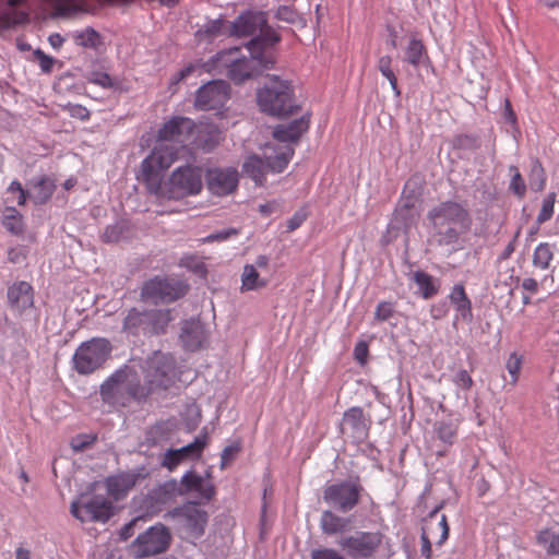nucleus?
Returning a JSON list of instances; mask_svg holds the SVG:
<instances>
[{
	"instance_id": "1",
	"label": "nucleus",
	"mask_w": 559,
	"mask_h": 559,
	"mask_svg": "<svg viewBox=\"0 0 559 559\" xmlns=\"http://www.w3.org/2000/svg\"><path fill=\"white\" fill-rule=\"evenodd\" d=\"M177 158V147L159 144L155 145L151 154L142 160L138 179L151 194L160 199L179 200L202 191V168L190 164L177 167L164 182V173Z\"/></svg>"
},
{
	"instance_id": "2",
	"label": "nucleus",
	"mask_w": 559,
	"mask_h": 559,
	"mask_svg": "<svg viewBox=\"0 0 559 559\" xmlns=\"http://www.w3.org/2000/svg\"><path fill=\"white\" fill-rule=\"evenodd\" d=\"M280 39L275 31H267L263 37H254L248 43L247 50L250 57L242 55L238 47L221 51L210 62L190 63L185 67L178 72L176 82L187 79L200 67H203L207 72L216 71L219 74H225L235 83H242L259 73L260 70L273 67L275 57L270 48Z\"/></svg>"
},
{
	"instance_id": "3",
	"label": "nucleus",
	"mask_w": 559,
	"mask_h": 559,
	"mask_svg": "<svg viewBox=\"0 0 559 559\" xmlns=\"http://www.w3.org/2000/svg\"><path fill=\"white\" fill-rule=\"evenodd\" d=\"M100 396L105 404L114 408H124L132 403L146 402L150 389L142 385L140 374L133 366L124 365L100 385Z\"/></svg>"
},
{
	"instance_id": "4",
	"label": "nucleus",
	"mask_w": 559,
	"mask_h": 559,
	"mask_svg": "<svg viewBox=\"0 0 559 559\" xmlns=\"http://www.w3.org/2000/svg\"><path fill=\"white\" fill-rule=\"evenodd\" d=\"M428 219L435 229L436 241L440 246L452 245L461 234L471 228L468 211L459 202L445 201L428 212Z\"/></svg>"
},
{
	"instance_id": "5",
	"label": "nucleus",
	"mask_w": 559,
	"mask_h": 559,
	"mask_svg": "<svg viewBox=\"0 0 559 559\" xmlns=\"http://www.w3.org/2000/svg\"><path fill=\"white\" fill-rule=\"evenodd\" d=\"M293 95L294 91L288 81L270 76L263 87L258 91L257 100L260 109L269 115L288 116L296 108Z\"/></svg>"
},
{
	"instance_id": "6",
	"label": "nucleus",
	"mask_w": 559,
	"mask_h": 559,
	"mask_svg": "<svg viewBox=\"0 0 559 559\" xmlns=\"http://www.w3.org/2000/svg\"><path fill=\"white\" fill-rule=\"evenodd\" d=\"M273 152L274 155H265V160L258 155H251L242 165V173L251 178L257 186H263L267 173L284 171L295 154L294 147L289 145H281Z\"/></svg>"
},
{
	"instance_id": "7",
	"label": "nucleus",
	"mask_w": 559,
	"mask_h": 559,
	"mask_svg": "<svg viewBox=\"0 0 559 559\" xmlns=\"http://www.w3.org/2000/svg\"><path fill=\"white\" fill-rule=\"evenodd\" d=\"M111 344L105 337L83 342L72 357L73 369L79 374H91L102 368L111 354Z\"/></svg>"
},
{
	"instance_id": "8",
	"label": "nucleus",
	"mask_w": 559,
	"mask_h": 559,
	"mask_svg": "<svg viewBox=\"0 0 559 559\" xmlns=\"http://www.w3.org/2000/svg\"><path fill=\"white\" fill-rule=\"evenodd\" d=\"M159 490L163 495L169 497L195 492L198 495V500L195 502H199V504H206L216 496V487L212 481L211 476L207 475L205 478L192 471L183 474L180 480V486H178L176 480H170L166 481Z\"/></svg>"
},
{
	"instance_id": "9",
	"label": "nucleus",
	"mask_w": 559,
	"mask_h": 559,
	"mask_svg": "<svg viewBox=\"0 0 559 559\" xmlns=\"http://www.w3.org/2000/svg\"><path fill=\"white\" fill-rule=\"evenodd\" d=\"M144 383L150 389V395L156 390H167L175 379V359L160 352L154 353L141 366Z\"/></svg>"
},
{
	"instance_id": "10",
	"label": "nucleus",
	"mask_w": 559,
	"mask_h": 559,
	"mask_svg": "<svg viewBox=\"0 0 559 559\" xmlns=\"http://www.w3.org/2000/svg\"><path fill=\"white\" fill-rule=\"evenodd\" d=\"M384 535L380 531H357L341 536L337 545L353 559H371L383 544Z\"/></svg>"
},
{
	"instance_id": "11",
	"label": "nucleus",
	"mask_w": 559,
	"mask_h": 559,
	"mask_svg": "<svg viewBox=\"0 0 559 559\" xmlns=\"http://www.w3.org/2000/svg\"><path fill=\"white\" fill-rule=\"evenodd\" d=\"M188 292V285L181 281L155 276L144 282L141 288V299L153 304H169L182 298Z\"/></svg>"
},
{
	"instance_id": "12",
	"label": "nucleus",
	"mask_w": 559,
	"mask_h": 559,
	"mask_svg": "<svg viewBox=\"0 0 559 559\" xmlns=\"http://www.w3.org/2000/svg\"><path fill=\"white\" fill-rule=\"evenodd\" d=\"M171 540L168 528L163 524L151 526L140 534L132 543L131 548L136 558H147L165 552Z\"/></svg>"
},
{
	"instance_id": "13",
	"label": "nucleus",
	"mask_w": 559,
	"mask_h": 559,
	"mask_svg": "<svg viewBox=\"0 0 559 559\" xmlns=\"http://www.w3.org/2000/svg\"><path fill=\"white\" fill-rule=\"evenodd\" d=\"M70 511L81 522L106 523L114 515V504L103 496H93L87 500L81 497L72 502Z\"/></svg>"
},
{
	"instance_id": "14",
	"label": "nucleus",
	"mask_w": 559,
	"mask_h": 559,
	"mask_svg": "<svg viewBox=\"0 0 559 559\" xmlns=\"http://www.w3.org/2000/svg\"><path fill=\"white\" fill-rule=\"evenodd\" d=\"M361 491L362 487L358 481L345 480L328 486L323 498L325 502L346 513L359 503Z\"/></svg>"
},
{
	"instance_id": "15",
	"label": "nucleus",
	"mask_w": 559,
	"mask_h": 559,
	"mask_svg": "<svg viewBox=\"0 0 559 559\" xmlns=\"http://www.w3.org/2000/svg\"><path fill=\"white\" fill-rule=\"evenodd\" d=\"M199 502L188 501L168 511L166 518L177 520L193 537L203 535L209 521V514Z\"/></svg>"
},
{
	"instance_id": "16",
	"label": "nucleus",
	"mask_w": 559,
	"mask_h": 559,
	"mask_svg": "<svg viewBox=\"0 0 559 559\" xmlns=\"http://www.w3.org/2000/svg\"><path fill=\"white\" fill-rule=\"evenodd\" d=\"M197 124L194 121L187 117H173L166 121L158 130V143L165 145H173L179 150L190 141Z\"/></svg>"
},
{
	"instance_id": "17",
	"label": "nucleus",
	"mask_w": 559,
	"mask_h": 559,
	"mask_svg": "<svg viewBox=\"0 0 559 559\" xmlns=\"http://www.w3.org/2000/svg\"><path fill=\"white\" fill-rule=\"evenodd\" d=\"M230 97L229 84L222 80L211 81L197 91L194 106L200 110L219 109Z\"/></svg>"
},
{
	"instance_id": "18",
	"label": "nucleus",
	"mask_w": 559,
	"mask_h": 559,
	"mask_svg": "<svg viewBox=\"0 0 559 559\" xmlns=\"http://www.w3.org/2000/svg\"><path fill=\"white\" fill-rule=\"evenodd\" d=\"M258 31L261 32L259 37H263L267 31H273L267 26L266 14L261 11H246L229 24V34L236 37L252 36Z\"/></svg>"
},
{
	"instance_id": "19",
	"label": "nucleus",
	"mask_w": 559,
	"mask_h": 559,
	"mask_svg": "<svg viewBox=\"0 0 559 559\" xmlns=\"http://www.w3.org/2000/svg\"><path fill=\"white\" fill-rule=\"evenodd\" d=\"M370 423L359 406L348 408L342 419L341 432L348 433L357 443L362 442L369 433Z\"/></svg>"
},
{
	"instance_id": "20",
	"label": "nucleus",
	"mask_w": 559,
	"mask_h": 559,
	"mask_svg": "<svg viewBox=\"0 0 559 559\" xmlns=\"http://www.w3.org/2000/svg\"><path fill=\"white\" fill-rule=\"evenodd\" d=\"M207 189L215 195H227L238 187V171L235 168H213L206 174Z\"/></svg>"
},
{
	"instance_id": "21",
	"label": "nucleus",
	"mask_w": 559,
	"mask_h": 559,
	"mask_svg": "<svg viewBox=\"0 0 559 559\" xmlns=\"http://www.w3.org/2000/svg\"><path fill=\"white\" fill-rule=\"evenodd\" d=\"M8 9L0 13V31L29 22L31 5L28 0H5Z\"/></svg>"
},
{
	"instance_id": "22",
	"label": "nucleus",
	"mask_w": 559,
	"mask_h": 559,
	"mask_svg": "<svg viewBox=\"0 0 559 559\" xmlns=\"http://www.w3.org/2000/svg\"><path fill=\"white\" fill-rule=\"evenodd\" d=\"M209 334L200 320H186L181 326L180 341L186 349H200L207 341Z\"/></svg>"
},
{
	"instance_id": "23",
	"label": "nucleus",
	"mask_w": 559,
	"mask_h": 559,
	"mask_svg": "<svg viewBox=\"0 0 559 559\" xmlns=\"http://www.w3.org/2000/svg\"><path fill=\"white\" fill-rule=\"evenodd\" d=\"M309 116H302L288 123L277 124L273 130V138L285 145L292 146V143L299 141L300 136L309 129Z\"/></svg>"
},
{
	"instance_id": "24",
	"label": "nucleus",
	"mask_w": 559,
	"mask_h": 559,
	"mask_svg": "<svg viewBox=\"0 0 559 559\" xmlns=\"http://www.w3.org/2000/svg\"><path fill=\"white\" fill-rule=\"evenodd\" d=\"M8 304L11 310L19 313L34 304V289L27 282L20 281L8 288Z\"/></svg>"
},
{
	"instance_id": "25",
	"label": "nucleus",
	"mask_w": 559,
	"mask_h": 559,
	"mask_svg": "<svg viewBox=\"0 0 559 559\" xmlns=\"http://www.w3.org/2000/svg\"><path fill=\"white\" fill-rule=\"evenodd\" d=\"M449 525L448 520L444 514H441L438 518V509L433 510L429 513L428 518L425 520V525L421 531V535L426 536L429 539H435L438 546H441L445 543L449 537Z\"/></svg>"
},
{
	"instance_id": "26",
	"label": "nucleus",
	"mask_w": 559,
	"mask_h": 559,
	"mask_svg": "<svg viewBox=\"0 0 559 559\" xmlns=\"http://www.w3.org/2000/svg\"><path fill=\"white\" fill-rule=\"evenodd\" d=\"M136 476L133 474H120L106 479V488L109 496L116 500L124 497L135 485Z\"/></svg>"
},
{
	"instance_id": "27",
	"label": "nucleus",
	"mask_w": 559,
	"mask_h": 559,
	"mask_svg": "<svg viewBox=\"0 0 559 559\" xmlns=\"http://www.w3.org/2000/svg\"><path fill=\"white\" fill-rule=\"evenodd\" d=\"M148 310L140 311L131 308L123 319L122 331L132 335H138L141 331L148 332L147 320Z\"/></svg>"
},
{
	"instance_id": "28",
	"label": "nucleus",
	"mask_w": 559,
	"mask_h": 559,
	"mask_svg": "<svg viewBox=\"0 0 559 559\" xmlns=\"http://www.w3.org/2000/svg\"><path fill=\"white\" fill-rule=\"evenodd\" d=\"M57 16H70L90 9V0H46Z\"/></svg>"
},
{
	"instance_id": "29",
	"label": "nucleus",
	"mask_w": 559,
	"mask_h": 559,
	"mask_svg": "<svg viewBox=\"0 0 559 559\" xmlns=\"http://www.w3.org/2000/svg\"><path fill=\"white\" fill-rule=\"evenodd\" d=\"M56 190V182L48 176H43L32 183L31 198L35 204L47 203Z\"/></svg>"
},
{
	"instance_id": "30",
	"label": "nucleus",
	"mask_w": 559,
	"mask_h": 559,
	"mask_svg": "<svg viewBox=\"0 0 559 559\" xmlns=\"http://www.w3.org/2000/svg\"><path fill=\"white\" fill-rule=\"evenodd\" d=\"M195 129L198 133L195 142L204 150L213 148L222 139L221 130L212 123H201Z\"/></svg>"
},
{
	"instance_id": "31",
	"label": "nucleus",
	"mask_w": 559,
	"mask_h": 559,
	"mask_svg": "<svg viewBox=\"0 0 559 559\" xmlns=\"http://www.w3.org/2000/svg\"><path fill=\"white\" fill-rule=\"evenodd\" d=\"M536 543L550 556L559 557V528L551 526L537 532Z\"/></svg>"
},
{
	"instance_id": "32",
	"label": "nucleus",
	"mask_w": 559,
	"mask_h": 559,
	"mask_svg": "<svg viewBox=\"0 0 559 559\" xmlns=\"http://www.w3.org/2000/svg\"><path fill=\"white\" fill-rule=\"evenodd\" d=\"M451 302L455 306L456 311L464 320L472 319V302L466 295L463 284H456L449 296Z\"/></svg>"
},
{
	"instance_id": "33",
	"label": "nucleus",
	"mask_w": 559,
	"mask_h": 559,
	"mask_svg": "<svg viewBox=\"0 0 559 559\" xmlns=\"http://www.w3.org/2000/svg\"><path fill=\"white\" fill-rule=\"evenodd\" d=\"M425 60H429L426 46L421 39L412 37L405 48V61L417 68L424 63Z\"/></svg>"
},
{
	"instance_id": "34",
	"label": "nucleus",
	"mask_w": 559,
	"mask_h": 559,
	"mask_svg": "<svg viewBox=\"0 0 559 559\" xmlns=\"http://www.w3.org/2000/svg\"><path fill=\"white\" fill-rule=\"evenodd\" d=\"M413 280L418 286L420 295L424 299H430L440 290V282L424 271H416L414 273Z\"/></svg>"
},
{
	"instance_id": "35",
	"label": "nucleus",
	"mask_w": 559,
	"mask_h": 559,
	"mask_svg": "<svg viewBox=\"0 0 559 559\" xmlns=\"http://www.w3.org/2000/svg\"><path fill=\"white\" fill-rule=\"evenodd\" d=\"M348 524L349 521L347 519L336 515L332 511H324L320 520L321 530L326 535L343 533Z\"/></svg>"
},
{
	"instance_id": "36",
	"label": "nucleus",
	"mask_w": 559,
	"mask_h": 559,
	"mask_svg": "<svg viewBox=\"0 0 559 559\" xmlns=\"http://www.w3.org/2000/svg\"><path fill=\"white\" fill-rule=\"evenodd\" d=\"M148 333L151 334H163L166 331L167 325L174 320L170 309H155L148 310Z\"/></svg>"
},
{
	"instance_id": "37",
	"label": "nucleus",
	"mask_w": 559,
	"mask_h": 559,
	"mask_svg": "<svg viewBox=\"0 0 559 559\" xmlns=\"http://www.w3.org/2000/svg\"><path fill=\"white\" fill-rule=\"evenodd\" d=\"M267 281L260 277L257 267L252 264H246L241 273V290L249 292L263 288Z\"/></svg>"
},
{
	"instance_id": "38",
	"label": "nucleus",
	"mask_w": 559,
	"mask_h": 559,
	"mask_svg": "<svg viewBox=\"0 0 559 559\" xmlns=\"http://www.w3.org/2000/svg\"><path fill=\"white\" fill-rule=\"evenodd\" d=\"M554 260V246L548 242L539 243L533 254L534 266L540 270H547Z\"/></svg>"
},
{
	"instance_id": "39",
	"label": "nucleus",
	"mask_w": 559,
	"mask_h": 559,
	"mask_svg": "<svg viewBox=\"0 0 559 559\" xmlns=\"http://www.w3.org/2000/svg\"><path fill=\"white\" fill-rule=\"evenodd\" d=\"M2 224L4 228L11 234L20 235L23 233V216L14 207H7Z\"/></svg>"
},
{
	"instance_id": "40",
	"label": "nucleus",
	"mask_w": 559,
	"mask_h": 559,
	"mask_svg": "<svg viewBox=\"0 0 559 559\" xmlns=\"http://www.w3.org/2000/svg\"><path fill=\"white\" fill-rule=\"evenodd\" d=\"M393 59L390 56H382L378 59L377 68L380 73L389 81L393 92L400 96L401 91L397 85V78L392 69Z\"/></svg>"
},
{
	"instance_id": "41",
	"label": "nucleus",
	"mask_w": 559,
	"mask_h": 559,
	"mask_svg": "<svg viewBox=\"0 0 559 559\" xmlns=\"http://www.w3.org/2000/svg\"><path fill=\"white\" fill-rule=\"evenodd\" d=\"M530 186L532 190L539 192L546 186V174L539 160H534L530 171Z\"/></svg>"
},
{
	"instance_id": "42",
	"label": "nucleus",
	"mask_w": 559,
	"mask_h": 559,
	"mask_svg": "<svg viewBox=\"0 0 559 559\" xmlns=\"http://www.w3.org/2000/svg\"><path fill=\"white\" fill-rule=\"evenodd\" d=\"M76 45L85 48H96L99 45V34L93 28H85L73 35Z\"/></svg>"
},
{
	"instance_id": "43",
	"label": "nucleus",
	"mask_w": 559,
	"mask_h": 559,
	"mask_svg": "<svg viewBox=\"0 0 559 559\" xmlns=\"http://www.w3.org/2000/svg\"><path fill=\"white\" fill-rule=\"evenodd\" d=\"M438 438L447 444H453L457 435V425L452 421H439L436 425Z\"/></svg>"
},
{
	"instance_id": "44",
	"label": "nucleus",
	"mask_w": 559,
	"mask_h": 559,
	"mask_svg": "<svg viewBox=\"0 0 559 559\" xmlns=\"http://www.w3.org/2000/svg\"><path fill=\"white\" fill-rule=\"evenodd\" d=\"M227 33H229V25L224 20L211 21L204 26V28L199 31L200 35L209 39L215 38Z\"/></svg>"
},
{
	"instance_id": "45",
	"label": "nucleus",
	"mask_w": 559,
	"mask_h": 559,
	"mask_svg": "<svg viewBox=\"0 0 559 559\" xmlns=\"http://www.w3.org/2000/svg\"><path fill=\"white\" fill-rule=\"evenodd\" d=\"M556 202V193H549L542 203V209L537 215L536 223L537 225H542L549 221L554 215V207Z\"/></svg>"
},
{
	"instance_id": "46",
	"label": "nucleus",
	"mask_w": 559,
	"mask_h": 559,
	"mask_svg": "<svg viewBox=\"0 0 559 559\" xmlns=\"http://www.w3.org/2000/svg\"><path fill=\"white\" fill-rule=\"evenodd\" d=\"M396 312L395 302L380 301L374 310V320L378 322H385L394 317Z\"/></svg>"
},
{
	"instance_id": "47",
	"label": "nucleus",
	"mask_w": 559,
	"mask_h": 559,
	"mask_svg": "<svg viewBox=\"0 0 559 559\" xmlns=\"http://www.w3.org/2000/svg\"><path fill=\"white\" fill-rule=\"evenodd\" d=\"M510 171L512 173V178L510 181V190L519 198H523L526 193L525 181H524L522 175L520 174L518 167L511 166Z\"/></svg>"
},
{
	"instance_id": "48",
	"label": "nucleus",
	"mask_w": 559,
	"mask_h": 559,
	"mask_svg": "<svg viewBox=\"0 0 559 559\" xmlns=\"http://www.w3.org/2000/svg\"><path fill=\"white\" fill-rule=\"evenodd\" d=\"M206 445L205 438H195V440L186 447L178 449V452L188 457H199Z\"/></svg>"
},
{
	"instance_id": "49",
	"label": "nucleus",
	"mask_w": 559,
	"mask_h": 559,
	"mask_svg": "<svg viewBox=\"0 0 559 559\" xmlns=\"http://www.w3.org/2000/svg\"><path fill=\"white\" fill-rule=\"evenodd\" d=\"M87 81L90 83H93L95 85H98L103 88H111L114 87V81L112 79L110 78V75L106 72H102V71H92L88 73L87 75Z\"/></svg>"
},
{
	"instance_id": "50",
	"label": "nucleus",
	"mask_w": 559,
	"mask_h": 559,
	"mask_svg": "<svg viewBox=\"0 0 559 559\" xmlns=\"http://www.w3.org/2000/svg\"><path fill=\"white\" fill-rule=\"evenodd\" d=\"M96 441V437L92 435H78L71 440V448L74 452H82L90 448Z\"/></svg>"
},
{
	"instance_id": "51",
	"label": "nucleus",
	"mask_w": 559,
	"mask_h": 559,
	"mask_svg": "<svg viewBox=\"0 0 559 559\" xmlns=\"http://www.w3.org/2000/svg\"><path fill=\"white\" fill-rule=\"evenodd\" d=\"M452 381L457 388L464 391H469L474 385V381L471 374L465 369L457 370L456 373L453 376Z\"/></svg>"
},
{
	"instance_id": "52",
	"label": "nucleus",
	"mask_w": 559,
	"mask_h": 559,
	"mask_svg": "<svg viewBox=\"0 0 559 559\" xmlns=\"http://www.w3.org/2000/svg\"><path fill=\"white\" fill-rule=\"evenodd\" d=\"M506 367L512 378L511 382L513 384L516 383L522 367V358L515 353L511 354L507 360Z\"/></svg>"
},
{
	"instance_id": "53",
	"label": "nucleus",
	"mask_w": 559,
	"mask_h": 559,
	"mask_svg": "<svg viewBox=\"0 0 559 559\" xmlns=\"http://www.w3.org/2000/svg\"><path fill=\"white\" fill-rule=\"evenodd\" d=\"M168 437V427L167 423H157L152 426L148 431V440L153 443H157Z\"/></svg>"
},
{
	"instance_id": "54",
	"label": "nucleus",
	"mask_w": 559,
	"mask_h": 559,
	"mask_svg": "<svg viewBox=\"0 0 559 559\" xmlns=\"http://www.w3.org/2000/svg\"><path fill=\"white\" fill-rule=\"evenodd\" d=\"M34 57L44 73H50L52 71L53 64L56 62L55 58L46 55L41 49H36L34 51Z\"/></svg>"
},
{
	"instance_id": "55",
	"label": "nucleus",
	"mask_w": 559,
	"mask_h": 559,
	"mask_svg": "<svg viewBox=\"0 0 559 559\" xmlns=\"http://www.w3.org/2000/svg\"><path fill=\"white\" fill-rule=\"evenodd\" d=\"M186 457L177 450H168L163 457L162 464L170 471L176 468Z\"/></svg>"
},
{
	"instance_id": "56",
	"label": "nucleus",
	"mask_w": 559,
	"mask_h": 559,
	"mask_svg": "<svg viewBox=\"0 0 559 559\" xmlns=\"http://www.w3.org/2000/svg\"><path fill=\"white\" fill-rule=\"evenodd\" d=\"M64 110L72 117L82 121H87L91 117L90 110L79 104H68L64 106Z\"/></svg>"
},
{
	"instance_id": "57",
	"label": "nucleus",
	"mask_w": 559,
	"mask_h": 559,
	"mask_svg": "<svg viewBox=\"0 0 559 559\" xmlns=\"http://www.w3.org/2000/svg\"><path fill=\"white\" fill-rule=\"evenodd\" d=\"M238 235V230L235 229V228H228V229H225V230H222V231H218V233H214V234H211L209 236H206L205 238H203L201 241L202 242H215V241H225L227 239H229L231 236H236Z\"/></svg>"
},
{
	"instance_id": "58",
	"label": "nucleus",
	"mask_w": 559,
	"mask_h": 559,
	"mask_svg": "<svg viewBox=\"0 0 559 559\" xmlns=\"http://www.w3.org/2000/svg\"><path fill=\"white\" fill-rule=\"evenodd\" d=\"M311 559H346L337 550L332 548L316 549L311 552Z\"/></svg>"
},
{
	"instance_id": "59",
	"label": "nucleus",
	"mask_w": 559,
	"mask_h": 559,
	"mask_svg": "<svg viewBox=\"0 0 559 559\" xmlns=\"http://www.w3.org/2000/svg\"><path fill=\"white\" fill-rule=\"evenodd\" d=\"M121 234L122 230L119 226H108L102 237L105 242H117L119 241Z\"/></svg>"
},
{
	"instance_id": "60",
	"label": "nucleus",
	"mask_w": 559,
	"mask_h": 559,
	"mask_svg": "<svg viewBox=\"0 0 559 559\" xmlns=\"http://www.w3.org/2000/svg\"><path fill=\"white\" fill-rule=\"evenodd\" d=\"M25 258H26V250L22 246L11 248L8 251V260L11 263H17L21 260H24Z\"/></svg>"
},
{
	"instance_id": "61",
	"label": "nucleus",
	"mask_w": 559,
	"mask_h": 559,
	"mask_svg": "<svg viewBox=\"0 0 559 559\" xmlns=\"http://www.w3.org/2000/svg\"><path fill=\"white\" fill-rule=\"evenodd\" d=\"M421 547H420V554L425 559H431L432 550H431V539L427 538L426 536L421 535Z\"/></svg>"
},
{
	"instance_id": "62",
	"label": "nucleus",
	"mask_w": 559,
	"mask_h": 559,
	"mask_svg": "<svg viewBox=\"0 0 559 559\" xmlns=\"http://www.w3.org/2000/svg\"><path fill=\"white\" fill-rule=\"evenodd\" d=\"M141 520H143V518L139 516V518L133 519V520H132L131 522H129L128 524H126V525L122 527L121 533H120L121 538H122V539H124V540H126V539H128V538H130V537L133 535V527H134V526H135V524H136L139 521H141Z\"/></svg>"
},
{
	"instance_id": "63",
	"label": "nucleus",
	"mask_w": 559,
	"mask_h": 559,
	"mask_svg": "<svg viewBox=\"0 0 559 559\" xmlns=\"http://www.w3.org/2000/svg\"><path fill=\"white\" fill-rule=\"evenodd\" d=\"M306 219V216L304 214H299V213H296L289 221H288V225H287V228L289 231H293L295 229H297L301 224L302 222Z\"/></svg>"
},
{
	"instance_id": "64",
	"label": "nucleus",
	"mask_w": 559,
	"mask_h": 559,
	"mask_svg": "<svg viewBox=\"0 0 559 559\" xmlns=\"http://www.w3.org/2000/svg\"><path fill=\"white\" fill-rule=\"evenodd\" d=\"M522 287L525 290H527V292H530L532 294H535L538 290V282L535 278L527 277V278L523 280Z\"/></svg>"
}]
</instances>
